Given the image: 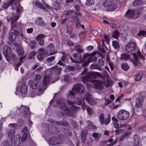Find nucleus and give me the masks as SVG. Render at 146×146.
I'll list each match as a JSON object with an SVG mask.
<instances>
[{
  "instance_id": "1",
  "label": "nucleus",
  "mask_w": 146,
  "mask_h": 146,
  "mask_svg": "<svg viewBox=\"0 0 146 146\" xmlns=\"http://www.w3.org/2000/svg\"><path fill=\"white\" fill-rule=\"evenodd\" d=\"M87 69H85L81 73V75L82 76V80L83 82L86 83L89 82L90 83H88L86 86L88 88L92 87L94 88L101 89L103 88V82L100 81L96 80H90V79H95L97 76L101 77V74L96 72H89L86 73Z\"/></svg>"
},
{
  "instance_id": "2",
  "label": "nucleus",
  "mask_w": 146,
  "mask_h": 146,
  "mask_svg": "<svg viewBox=\"0 0 146 146\" xmlns=\"http://www.w3.org/2000/svg\"><path fill=\"white\" fill-rule=\"evenodd\" d=\"M56 103L57 106L63 110L64 113L69 116H72L74 113L78 109L74 106L72 105L71 106L70 109L69 110L62 99L57 100Z\"/></svg>"
},
{
  "instance_id": "3",
  "label": "nucleus",
  "mask_w": 146,
  "mask_h": 146,
  "mask_svg": "<svg viewBox=\"0 0 146 146\" xmlns=\"http://www.w3.org/2000/svg\"><path fill=\"white\" fill-rule=\"evenodd\" d=\"M85 89L84 86L81 84H77L74 86L72 90L70 92L68 96L67 102L69 105H72L73 102L69 100L71 99L74 97V94L73 92L76 91L79 94H83L85 92Z\"/></svg>"
},
{
  "instance_id": "4",
  "label": "nucleus",
  "mask_w": 146,
  "mask_h": 146,
  "mask_svg": "<svg viewBox=\"0 0 146 146\" xmlns=\"http://www.w3.org/2000/svg\"><path fill=\"white\" fill-rule=\"evenodd\" d=\"M103 5L109 11L113 10L117 7V5L114 3L113 0H106L104 2Z\"/></svg>"
},
{
  "instance_id": "5",
  "label": "nucleus",
  "mask_w": 146,
  "mask_h": 146,
  "mask_svg": "<svg viewBox=\"0 0 146 146\" xmlns=\"http://www.w3.org/2000/svg\"><path fill=\"white\" fill-rule=\"evenodd\" d=\"M130 113L129 112L125 110H120L117 113L118 118L121 121L127 120L129 117Z\"/></svg>"
},
{
  "instance_id": "6",
  "label": "nucleus",
  "mask_w": 146,
  "mask_h": 146,
  "mask_svg": "<svg viewBox=\"0 0 146 146\" xmlns=\"http://www.w3.org/2000/svg\"><path fill=\"white\" fill-rule=\"evenodd\" d=\"M140 13L137 10H129L126 13L125 15L127 17L136 19L139 17Z\"/></svg>"
},
{
  "instance_id": "7",
  "label": "nucleus",
  "mask_w": 146,
  "mask_h": 146,
  "mask_svg": "<svg viewBox=\"0 0 146 146\" xmlns=\"http://www.w3.org/2000/svg\"><path fill=\"white\" fill-rule=\"evenodd\" d=\"M84 98L90 105H93L96 103V99L89 93H86Z\"/></svg>"
},
{
  "instance_id": "8",
  "label": "nucleus",
  "mask_w": 146,
  "mask_h": 146,
  "mask_svg": "<svg viewBox=\"0 0 146 146\" xmlns=\"http://www.w3.org/2000/svg\"><path fill=\"white\" fill-rule=\"evenodd\" d=\"M3 53L7 61H10L11 58V55H12L11 54V48L7 46H5Z\"/></svg>"
},
{
  "instance_id": "9",
  "label": "nucleus",
  "mask_w": 146,
  "mask_h": 146,
  "mask_svg": "<svg viewBox=\"0 0 146 146\" xmlns=\"http://www.w3.org/2000/svg\"><path fill=\"white\" fill-rule=\"evenodd\" d=\"M136 47V43L134 42H130L126 45L125 50L128 53H131L134 51Z\"/></svg>"
},
{
  "instance_id": "10",
  "label": "nucleus",
  "mask_w": 146,
  "mask_h": 146,
  "mask_svg": "<svg viewBox=\"0 0 146 146\" xmlns=\"http://www.w3.org/2000/svg\"><path fill=\"white\" fill-rule=\"evenodd\" d=\"M56 53L55 50L54 45L52 44H50L47 47L46 50H45V54L48 56L52 55Z\"/></svg>"
},
{
  "instance_id": "11",
  "label": "nucleus",
  "mask_w": 146,
  "mask_h": 146,
  "mask_svg": "<svg viewBox=\"0 0 146 146\" xmlns=\"http://www.w3.org/2000/svg\"><path fill=\"white\" fill-rule=\"evenodd\" d=\"M110 117L105 118L103 113H101L99 116V121L101 124L108 125L110 122Z\"/></svg>"
},
{
  "instance_id": "12",
  "label": "nucleus",
  "mask_w": 146,
  "mask_h": 146,
  "mask_svg": "<svg viewBox=\"0 0 146 146\" xmlns=\"http://www.w3.org/2000/svg\"><path fill=\"white\" fill-rule=\"evenodd\" d=\"M19 17V16H16L15 15H14L11 19L8 17L7 20L8 21L10 20H11V31L13 30V29H14L15 28H17V22L14 23V22L17 20Z\"/></svg>"
},
{
  "instance_id": "13",
  "label": "nucleus",
  "mask_w": 146,
  "mask_h": 146,
  "mask_svg": "<svg viewBox=\"0 0 146 146\" xmlns=\"http://www.w3.org/2000/svg\"><path fill=\"white\" fill-rule=\"evenodd\" d=\"M38 55L37 58L39 60H43L45 56H48L47 54H45V50L44 49L40 48L37 51Z\"/></svg>"
},
{
  "instance_id": "14",
  "label": "nucleus",
  "mask_w": 146,
  "mask_h": 146,
  "mask_svg": "<svg viewBox=\"0 0 146 146\" xmlns=\"http://www.w3.org/2000/svg\"><path fill=\"white\" fill-rule=\"evenodd\" d=\"M14 44H15L16 48H17V52L20 56V61L21 62H22V60L25 57H23L24 54V51L22 48L21 46L16 44L15 43V42H14Z\"/></svg>"
},
{
  "instance_id": "15",
  "label": "nucleus",
  "mask_w": 146,
  "mask_h": 146,
  "mask_svg": "<svg viewBox=\"0 0 146 146\" xmlns=\"http://www.w3.org/2000/svg\"><path fill=\"white\" fill-rule=\"evenodd\" d=\"M40 78V76L39 75H37L35 76V80L34 82L31 85V86L33 89H37L39 86L38 83V79Z\"/></svg>"
},
{
  "instance_id": "16",
  "label": "nucleus",
  "mask_w": 146,
  "mask_h": 146,
  "mask_svg": "<svg viewBox=\"0 0 146 146\" xmlns=\"http://www.w3.org/2000/svg\"><path fill=\"white\" fill-rule=\"evenodd\" d=\"M85 125L86 127H87L91 130L95 131L97 129L96 127L93 123L89 121H88L85 122Z\"/></svg>"
},
{
  "instance_id": "17",
  "label": "nucleus",
  "mask_w": 146,
  "mask_h": 146,
  "mask_svg": "<svg viewBox=\"0 0 146 146\" xmlns=\"http://www.w3.org/2000/svg\"><path fill=\"white\" fill-rule=\"evenodd\" d=\"M45 36L44 35H39L37 36L35 39L36 40L39 41V44L41 46H43L44 44V38Z\"/></svg>"
},
{
  "instance_id": "18",
  "label": "nucleus",
  "mask_w": 146,
  "mask_h": 146,
  "mask_svg": "<svg viewBox=\"0 0 146 146\" xmlns=\"http://www.w3.org/2000/svg\"><path fill=\"white\" fill-rule=\"evenodd\" d=\"M27 130L28 128L27 127H24L22 130V132L23 133L22 138L21 139V141L23 142H24L27 138L28 136Z\"/></svg>"
},
{
  "instance_id": "19",
  "label": "nucleus",
  "mask_w": 146,
  "mask_h": 146,
  "mask_svg": "<svg viewBox=\"0 0 146 146\" xmlns=\"http://www.w3.org/2000/svg\"><path fill=\"white\" fill-rule=\"evenodd\" d=\"M62 2V0H56L53 3V8L56 10H58L61 7V3Z\"/></svg>"
},
{
  "instance_id": "20",
  "label": "nucleus",
  "mask_w": 146,
  "mask_h": 146,
  "mask_svg": "<svg viewBox=\"0 0 146 146\" xmlns=\"http://www.w3.org/2000/svg\"><path fill=\"white\" fill-rule=\"evenodd\" d=\"M143 99L142 97L137 98L136 101L135 107L136 108H139L142 106L143 102Z\"/></svg>"
},
{
  "instance_id": "21",
  "label": "nucleus",
  "mask_w": 146,
  "mask_h": 146,
  "mask_svg": "<svg viewBox=\"0 0 146 146\" xmlns=\"http://www.w3.org/2000/svg\"><path fill=\"white\" fill-rule=\"evenodd\" d=\"M50 70L54 71V73L55 74L58 75L60 73L62 69L58 67L57 65H55L51 68L50 69Z\"/></svg>"
},
{
  "instance_id": "22",
  "label": "nucleus",
  "mask_w": 146,
  "mask_h": 146,
  "mask_svg": "<svg viewBox=\"0 0 146 146\" xmlns=\"http://www.w3.org/2000/svg\"><path fill=\"white\" fill-rule=\"evenodd\" d=\"M48 131L50 134L56 133L58 132L57 129L56 128L55 126L51 124L50 125H49Z\"/></svg>"
},
{
  "instance_id": "23",
  "label": "nucleus",
  "mask_w": 146,
  "mask_h": 146,
  "mask_svg": "<svg viewBox=\"0 0 146 146\" xmlns=\"http://www.w3.org/2000/svg\"><path fill=\"white\" fill-rule=\"evenodd\" d=\"M133 56L134 59L132 61L133 63L135 65H137L139 66H141V64L139 61L137 56L135 53L133 54Z\"/></svg>"
},
{
  "instance_id": "24",
  "label": "nucleus",
  "mask_w": 146,
  "mask_h": 146,
  "mask_svg": "<svg viewBox=\"0 0 146 146\" xmlns=\"http://www.w3.org/2000/svg\"><path fill=\"white\" fill-rule=\"evenodd\" d=\"M20 0H11L10 2V4H11L12 8L13 9H15L17 7L18 3Z\"/></svg>"
},
{
  "instance_id": "25",
  "label": "nucleus",
  "mask_w": 146,
  "mask_h": 146,
  "mask_svg": "<svg viewBox=\"0 0 146 146\" xmlns=\"http://www.w3.org/2000/svg\"><path fill=\"white\" fill-rule=\"evenodd\" d=\"M20 110L23 111L24 115H24L25 118H26L27 116V113L29 111V108L24 106H22Z\"/></svg>"
},
{
  "instance_id": "26",
  "label": "nucleus",
  "mask_w": 146,
  "mask_h": 146,
  "mask_svg": "<svg viewBox=\"0 0 146 146\" xmlns=\"http://www.w3.org/2000/svg\"><path fill=\"white\" fill-rule=\"evenodd\" d=\"M20 135L19 134H17L15 137L14 145L15 146H19L20 144Z\"/></svg>"
},
{
  "instance_id": "27",
  "label": "nucleus",
  "mask_w": 146,
  "mask_h": 146,
  "mask_svg": "<svg viewBox=\"0 0 146 146\" xmlns=\"http://www.w3.org/2000/svg\"><path fill=\"white\" fill-rule=\"evenodd\" d=\"M27 87L24 84H23L21 86L20 90V92L23 94L26 93L27 91Z\"/></svg>"
},
{
  "instance_id": "28",
  "label": "nucleus",
  "mask_w": 146,
  "mask_h": 146,
  "mask_svg": "<svg viewBox=\"0 0 146 146\" xmlns=\"http://www.w3.org/2000/svg\"><path fill=\"white\" fill-rule=\"evenodd\" d=\"M92 55L90 54H86L84 55V58L85 61H86V64L85 65H87L88 63H89L91 60V58Z\"/></svg>"
},
{
  "instance_id": "29",
  "label": "nucleus",
  "mask_w": 146,
  "mask_h": 146,
  "mask_svg": "<svg viewBox=\"0 0 146 146\" xmlns=\"http://www.w3.org/2000/svg\"><path fill=\"white\" fill-rule=\"evenodd\" d=\"M134 141L137 146L139 145L140 143V139L138 135H134L133 136Z\"/></svg>"
},
{
  "instance_id": "30",
  "label": "nucleus",
  "mask_w": 146,
  "mask_h": 146,
  "mask_svg": "<svg viewBox=\"0 0 146 146\" xmlns=\"http://www.w3.org/2000/svg\"><path fill=\"white\" fill-rule=\"evenodd\" d=\"M110 39V37L109 36H108L106 35H104L103 37L102 38V44H104V42L108 43Z\"/></svg>"
},
{
  "instance_id": "31",
  "label": "nucleus",
  "mask_w": 146,
  "mask_h": 146,
  "mask_svg": "<svg viewBox=\"0 0 146 146\" xmlns=\"http://www.w3.org/2000/svg\"><path fill=\"white\" fill-rule=\"evenodd\" d=\"M133 4L135 6L145 4L142 0H135L133 2Z\"/></svg>"
},
{
  "instance_id": "32",
  "label": "nucleus",
  "mask_w": 146,
  "mask_h": 146,
  "mask_svg": "<svg viewBox=\"0 0 146 146\" xmlns=\"http://www.w3.org/2000/svg\"><path fill=\"white\" fill-rule=\"evenodd\" d=\"M51 78L48 76H45L44 79L43 84H47L50 82Z\"/></svg>"
},
{
  "instance_id": "33",
  "label": "nucleus",
  "mask_w": 146,
  "mask_h": 146,
  "mask_svg": "<svg viewBox=\"0 0 146 146\" xmlns=\"http://www.w3.org/2000/svg\"><path fill=\"white\" fill-rule=\"evenodd\" d=\"M75 48L76 52L78 53H81L83 52V48L80 45H77Z\"/></svg>"
},
{
  "instance_id": "34",
  "label": "nucleus",
  "mask_w": 146,
  "mask_h": 146,
  "mask_svg": "<svg viewBox=\"0 0 146 146\" xmlns=\"http://www.w3.org/2000/svg\"><path fill=\"white\" fill-rule=\"evenodd\" d=\"M16 36L13 33L11 32L9 35V38L11 42L14 41L15 39Z\"/></svg>"
},
{
  "instance_id": "35",
  "label": "nucleus",
  "mask_w": 146,
  "mask_h": 146,
  "mask_svg": "<svg viewBox=\"0 0 146 146\" xmlns=\"http://www.w3.org/2000/svg\"><path fill=\"white\" fill-rule=\"evenodd\" d=\"M130 133L129 131H126L121 136L120 138V140L122 141L124 140L125 138Z\"/></svg>"
},
{
  "instance_id": "36",
  "label": "nucleus",
  "mask_w": 146,
  "mask_h": 146,
  "mask_svg": "<svg viewBox=\"0 0 146 146\" xmlns=\"http://www.w3.org/2000/svg\"><path fill=\"white\" fill-rule=\"evenodd\" d=\"M87 133V132L86 130L83 131L81 133V137L82 142H84V140H85Z\"/></svg>"
},
{
  "instance_id": "37",
  "label": "nucleus",
  "mask_w": 146,
  "mask_h": 146,
  "mask_svg": "<svg viewBox=\"0 0 146 146\" xmlns=\"http://www.w3.org/2000/svg\"><path fill=\"white\" fill-rule=\"evenodd\" d=\"M15 131L14 129H11L8 133V135L9 137L12 139L15 134Z\"/></svg>"
},
{
  "instance_id": "38",
  "label": "nucleus",
  "mask_w": 146,
  "mask_h": 146,
  "mask_svg": "<svg viewBox=\"0 0 146 146\" xmlns=\"http://www.w3.org/2000/svg\"><path fill=\"white\" fill-rule=\"evenodd\" d=\"M122 68L125 71H127L129 68V66L126 63H122L121 64Z\"/></svg>"
},
{
  "instance_id": "39",
  "label": "nucleus",
  "mask_w": 146,
  "mask_h": 146,
  "mask_svg": "<svg viewBox=\"0 0 146 146\" xmlns=\"http://www.w3.org/2000/svg\"><path fill=\"white\" fill-rule=\"evenodd\" d=\"M49 142L50 144L53 145H55L59 144V143L56 140L53 138L49 140Z\"/></svg>"
},
{
  "instance_id": "40",
  "label": "nucleus",
  "mask_w": 146,
  "mask_h": 146,
  "mask_svg": "<svg viewBox=\"0 0 146 146\" xmlns=\"http://www.w3.org/2000/svg\"><path fill=\"white\" fill-rule=\"evenodd\" d=\"M36 23L40 26H41L44 24V22L42 19L41 18H38L36 20Z\"/></svg>"
},
{
  "instance_id": "41",
  "label": "nucleus",
  "mask_w": 146,
  "mask_h": 146,
  "mask_svg": "<svg viewBox=\"0 0 146 146\" xmlns=\"http://www.w3.org/2000/svg\"><path fill=\"white\" fill-rule=\"evenodd\" d=\"M142 78V74L141 73L138 74L136 75L134 79L135 81H139L141 80Z\"/></svg>"
},
{
  "instance_id": "42",
  "label": "nucleus",
  "mask_w": 146,
  "mask_h": 146,
  "mask_svg": "<svg viewBox=\"0 0 146 146\" xmlns=\"http://www.w3.org/2000/svg\"><path fill=\"white\" fill-rule=\"evenodd\" d=\"M35 4L37 7H38L42 9H45L44 7L39 2H35Z\"/></svg>"
},
{
  "instance_id": "43",
  "label": "nucleus",
  "mask_w": 146,
  "mask_h": 146,
  "mask_svg": "<svg viewBox=\"0 0 146 146\" xmlns=\"http://www.w3.org/2000/svg\"><path fill=\"white\" fill-rule=\"evenodd\" d=\"M129 58V56L127 54H123L121 55V59L122 60H127Z\"/></svg>"
},
{
  "instance_id": "44",
  "label": "nucleus",
  "mask_w": 146,
  "mask_h": 146,
  "mask_svg": "<svg viewBox=\"0 0 146 146\" xmlns=\"http://www.w3.org/2000/svg\"><path fill=\"white\" fill-rule=\"evenodd\" d=\"M119 35V33L117 31L114 32L112 35V36L115 38H117Z\"/></svg>"
},
{
  "instance_id": "45",
  "label": "nucleus",
  "mask_w": 146,
  "mask_h": 146,
  "mask_svg": "<svg viewBox=\"0 0 146 146\" xmlns=\"http://www.w3.org/2000/svg\"><path fill=\"white\" fill-rule=\"evenodd\" d=\"M112 45L113 47L115 49H117L119 47V45L118 42L116 41H113L112 42Z\"/></svg>"
},
{
  "instance_id": "46",
  "label": "nucleus",
  "mask_w": 146,
  "mask_h": 146,
  "mask_svg": "<svg viewBox=\"0 0 146 146\" xmlns=\"http://www.w3.org/2000/svg\"><path fill=\"white\" fill-rule=\"evenodd\" d=\"M94 2V0H87L86 4L87 5H91L93 4Z\"/></svg>"
},
{
  "instance_id": "47",
  "label": "nucleus",
  "mask_w": 146,
  "mask_h": 146,
  "mask_svg": "<svg viewBox=\"0 0 146 146\" xmlns=\"http://www.w3.org/2000/svg\"><path fill=\"white\" fill-rule=\"evenodd\" d=\"M12 143H9L7 141H3L2 144V146H12Z\"/></svg>"
},
{
  "instance_id": "48",
  "label": "nucleus",
  "mask_w": 146,
  "mask_h": 146,
  "mask_svg": "<svg viewBox=\"0 0 146 146\" xmlns=\"http://www.w3.org/2000/svg\"><path fill=\"white\" fill-rule=\"evenodd\" d=\"M92 135L94 137H95L94 140L95 141H97L98 140L100 137L99 134L96 133H94Z\"/></svg>"
},
{
  "instance_id": "49",
  "label": "nucleus",
  "mask_w": 146,
  "mask_h": 146,
  "mask_svg": "<svg viewBox=\"0 0 146 146\" xmlns=\"http://www.w3.org/2000/svg\"><path fill=\"white\" fill-rule=\"evenodd\" d=\"M36 52L35 51H33L30 53L29 54V58L31 59L33 58V57L36 54Z\"/></svg>"
},
{
  "instance_id": "50",
  "label": "nucleus",
  "mask_w": 146,
  "mask_h": 146,
  "mask_svg": "<svg viewBox=\"0 0 146 146\" xmlns=\"http://www.w3.org/2000/svg\"><path fill=\"white\" fill-rule=\"evenodd\" d=\"M10 4V2H5L3 4L2 6V7L3 9H6L9 6Z\"/></svg>"
},
{
  "instance_id": "51",
  "label": "nucleus",
  "mask_w": 146,
  "mask_h": 146,
  "mask_svg": "<svg viewBox=\"0 0 146 146\" xmlns=\"http://www.w3.org/2000/svg\"><path fill=\"white\" fill-rule=\"evenodd\" d=\"M139 36H145L146 35V31L140 30L139 33L138 34Z\"/></svg>"
},
{
  "instance_id": "52",
  "label": "nucleus",
  "mask_w": 146,
  "mask_h": 146,
  "mask_svg": "<svg viewBox=\"0 0 146 146\" xmlns=\"http://www.w3.org/2000/svg\"><path fill=\"white\" fill-rule=\"evenodd\" d=\"M64 132L68 136H70L71 135V133L70 131L68 129L64 130Z\"/></svg>"
},
{
  "instance_id": "53",
  "label": "nucleus",
  "mask_w": 146,
  "mask_h": 146,
  "mask_svg": "<svg viewBox=\"0 0 146 146\" xmlns=\"http://www.w3.org/2000/svg\"><path fill=\"white\" fill-rule=\"evenodd\" d=\"M55 57L54 56H52L48 58L47 59V61L49 62H50L55 59Z\"/></svg>"
},
{
  "instance_id": "54",
  "label": "nucleus",
  "mask_w": 146,
  "mask_h": 146,
  "mask_svg": "<svg viewBox=\"0 0 146 146\" xmlns=\"http://www.w3.org/2000/svg\"><path fill=\"white\" fill-rule=\"evenodd\" d=\"M17 11L18 13H19L22 11L23 10L22 8L19 5H18L17 7Z\"/></svg>"
},
{
  "instance_id": "55",
  "label": "nucleus",
  "mask_w": 146,
  "mask_h": 146,
  "mask_svg": "<svg viewBox=\"0 0 146 146\" xmlns=\"http://www.w3.org/2000/svg\"><path fill=\"white\" fill-rule=\"evenodd\" d=\"M16 124L15 123L10 124L9 125L8 127L11 129H14L15 128Z\"/></svg>"
},
{
  "instance_id": "56",
  "label": "nucleus",
  "mask_w": 146,
  "mask_h": 146,
  "mask_svg": "<svg viewBox=\"0 0 146 146\" xmlns=\"http://www.w3.org/2000/svg\"><path fill=\"white\" fill-rule=\"evenodd\" d=\"M74 103L76 104L79 105L82 103V100L80 98H78Z\"/></svg>"
},
{
  "instance_id": "57",
  "label": "nucleus",
  "mask_w": 146,
  "mask_h": 146,
  "mask_svg": "<svg viewBox=\"0 0 146 146\" xmlns=\"http://www.w3.org/2000/svg\"><path fill=\"white\" fill-rule=\"evenodd\" d=\"M72 29L70 27H68L66 29V32L68 34H70L72 31Z\"/></svg>"
},
{
  "instance_id": "58",
  "label": "nucleus",
  "mask_w": 146,
  "mask_h": 146,
  "mask_svg": "<svg viewBox=\"0 0 146 146\" xmlns=\"http://www.w3.org/2000/svg\"><path fill=\"white\" fill-rule=\"evenodd\" d=\"M117 25V22H114L112 21L110 23V25L112 28L115 27Z\"/></svg>"
},
{
  "instance_id": "59",
  "label": "nucleus",
  "mask_w": 146,
  "mask_h": 146,
  "mask_svg": "<svg viewBox=\"0 0 146 146\" xmlns=\"http://www.w3.org/2000/svg\"><path fill=\"white\" fill-rule=\"evenodd\" d=\"M73 13V11L72 10H70L69 11H65L64 12V14L67 15H70Z\"/></svg>"
},
{
  "instance_id": "60",
  "label": "nucleus",
  "mask_w": 146,
  "mask_h": 146,
  "mask_svg": "<svg viewBox=\"0 0 146 146\" xmlns=\"http://www.w3.org/2000/svg\"><path fill=\"white\" fill-rule=\"evenodd\" d=\"M137 54L139 57L142 59L143 60H145V58L144 57L142 56L140 52L139 51H137Z\"/></svg>"
},
{
  "instance_id": "61",
  "label": "nucleus",
  "mask_w": 146,
  "mask_h": 146,
  "mask_svg": "<svg viewBox=\"0 0 146 146\" xmlns=\"http://www.w3.org/2000/svg\"><path fill=\"white\" fill-rule=\"evenodd\" d=\"M86 108L88 113H89L90 114H92L93 112L92 110V109L88 106H86Z\"/></svg>"
},
{
  "instance_id": "62",
  "label": "nucleus",
  "mask_w": 146,
  "mask_h": 146,
  "mask_svg": "<svg viewBox=\"0 0 146 146\" xmlns=\"http://www.w3.org/2000/svg\"><path fill=\"white\" fill-rule=\"evenodd\" d=\"M93 49V47L91 46H88L86 48V50L88 51H90Z\"/></svg>"
},
{
  "instance_id": "63",
  "label": "nucleus",
  "mask_w": 146,
  "mask_h": 146,
  "mask_svg": "<svg viewBox=\"0 0 146 146\" xmlns=\"http://www.w3.org/2000/svg\"><path fill=\"white\" fill-rule=\"evenodd\" d=\"M112 102V101H110L108 99H106L105 100L104 103L105 105H108Z\"/></svg>"
},
{
  "instance_id": "64",
  "label": "nucleus",
  "mask_w": 146,
  "mask_h": 146,
  "mask_svg": "<svg viewBox=\"0 0 146 146\" xmlns=\"http://www.w3.org/2000/svg\"><path fill=\"white\" fill-rule=\"evenodd\" d=\"M22 62H21H21H20L16 64L15 67V69L17 71L18 70V68L19 66L21 64Z\"/></svg>"
}]
</instances>
